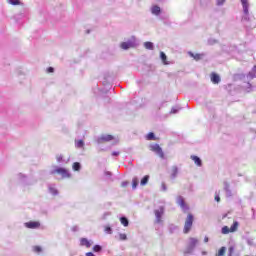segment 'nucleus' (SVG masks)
Returning <instances> with one entry per match:
<instances>
[{"label":"nucleus","mask_w":256,"mask_h":256,"mask_svg":"<svg viewBox=\"0 0 256 256\" xmlns=\"http://www.w3.org/2000/svg\"><path fill=\"white\" fill-rule=\"evenodd\" d=\"M204 243H209V237L206 236V237L204 238Z\"/></svg>","instance_id":"79ce46f5"},{"label":"nucleus","mask_w":256,"mask_h":256,"mask_svg":"<svg viewBox=\"0 0 256 256\" xmlns=\"http://www.w3.org/2000/svg\"><path fill=\"white\" fill-rule=\"evenodd\" d=\"M223 255H225V246L221 247L218 253L216 254V256H223Z\"/></svg>","instance_id":"a878e982"},{"label":"nucleus","mask_w":256,"mask_h":256,"mask_svg":"<svg viewBox=\"0 0 256 256\" xmlns=\"http://www.w3.org/2000/svg\"><path fill=\"white\" fill-rule=\"evenodd\" d=\"M239 228V222L234 221L232 226L229 228L228 226H225V233H235L237 229Z\"/></svg>","instance_id":"423d86ee"},{"label":"nucleus","mask_w":256,"mask_h":256,"mask_svg":"<svg viewBox=\"0 0 256 256\" xmlns=\"http://www.w3.org/2000/svg\"><path fill=\"white\" fill-rule=\"evenodd\" d=\"M179 173V168H177V166H173L172 168H171V173H170V175H171V178L172 179H175V177H177V174Z\"/></svg>","instance_id":"f8f14e48"},{"label":"nucleus","mask_w":256,"mask_h":256,"mask_svg":"<svg viewBox=\"0 0 256 256\" xmlns=\"http://www.w3.org/2000/svg\"><path fill=\"white\" fill-rule=\"evenodd\" d=\"M210 77H211L212 83L214 84H217L221 81V77H219V75L215 72H213Z\"/></svg>","instance_id":"9d476101"},{"label":"nucleus","mask_w":256,"mask_h":256,"mask_svg":"<svg viewBox=\"0 0 256 256\" xmlns=\"http://www.w3.org/2000/svg\"><path fill=\"white\" fill-rule=\"evenodd\" d=\"M161 188L162 190L167 191V185L165 183L161 184Z\"/></svg>","instance_id":"e433bc0d"},{"label":"nucleus","mask_w":256,"mask_h":256,"mask_svg":"<svg viewBox=\"0 0 256 256\" xmlns=\"http://www.w3.org/2000/svg\"><path fill=\"white\" fill-rule=\"evenodd\" d=\"M190 158L192 159V161H194V163H195V165H197V167H201V165H203L201 158H199L198 156L192 155Z\"/></svg>","instance_id":"9b49d317"},{"label":"nucleus","mask_w":256,"mask_h":256,"mask_svg":"<svg viewBox=\"0 0 256 256\" xmlns=\"http://www.w3.org/2000/svg\"><path fill=\"white\" fill-rule=\"evenodd\" d=\"M149 149L153 153H156V155H158L160 159H165V153H163V149L161 148V146H159V144H150Z\"/></svg>","instance_id":"f03ea898"},{"label":"nucleus","mask_w":256,"mask_h":256,"mask_svg":"<svg viewBox=\"0 0 256 256\" xmlns=\"http://www.w3.org/2000/svg\"><path fill=\"white\" fill-rule=\"evenodd\" d=\"M80 245H82V247H87V248H89V247H91V242H89V241L87 240V238H82V239L80 240Z\"/></svg>","instance_id":"ddd939ff"},{"label":"nucleus","mask_w":256,"mask_h":256,"mask_svg":"<svg viewBox=\"0 0 256 256\" xmlns=\"http://www.w3.org/2000/svg\"><path fill=\"white\" fill-rule=\"evenodd\" d=\"M147 183H149V175H146L142 178L140 185L145 186Z\"/></svg>","instance_id":"412c9836"},{"label":"nucleus","mask_w":256,"mask_h":256,"mask_svg":"<svg viewBox=\"0 0 256 256\" xmlns=\"http://www.w3.org/2000/svg\"><path fill=\"white\" fill-rule=\"evenodd\" d=\"M146 139L147 141H157V138L155 137V134L153 132L148 133Z\"/></svg>","instance_id":"f3484780"},{"label":"nucleus","mask_w":256,"mask_h":256,"mask_svg":"<svg viewBox=\"0 0 256 256\" xmlns=\"http://www.w3.org/2000/svg\"><path fill=\"white\" fill-rule=\"evenodd\" d=\"M120 223L121 225H123L124 227H129V220L126 217H121L120 218Z\"/></svg>","instance_id":"a211bd4d"},{"label":"nucleus","mask_w":256,"mask_h":256,"mask_svg":"<svg viewBox=\"0 0 256 256\" xmlns=\"http://www.w3.org/2000/svg\"><path fill=\"white\" fill-rule=\"evenodd\" d=\"M47 71H48V73H53V71H55V69H54L53 67H49V68L47 69Z\"/></svg>","instance_id":"ea45409f"},{"label":"nucleus","mask_w":256,"mask_h":256,"mask_svg":"<svg viewBox=\"0 0 256 256\" xmlns=\"http://www.w3.org/2000/svg\"><path fill=\"white\" fill-rule=\"evenodd\" d=\"M24 225L27 229H39V227H41V222L40 221H29V222H26Z\"/></svg>","instance_id":"20e7f679"},{"label":"nucleus","mask_w":256,"mask_h":256,"mask_svg":"<svg viewBox=\"0 0 256 256\" xmlns=\"http://www.w3.org/2000/svg\"><path fill=\"white\" fill-rule=\"evenodd\" d=\"M101 246L100 245H95L94 247H93V251L95 252V253H99V251H101Z\"/></svg>","instance_id":"2f4dec72"},{"label":"nucleus","mask_w":256,"mask_h":256,"mask_svg":"<svg viewBox=\"0 0 256 256\" xmlns=\"http://www.w3.org/2000/svg\"><path fill=\"white\" fill-rule=\"evenodd\" d=\"M104 231L105 233H108V235H111V233H113V230H111V226H105Z\"/></svg>","instance_id":"cd10ccee"},{"label":"nucleus","mask_w":256,"mask_h":256,"mask_svg":"<svg viewBox=\"0 0 256 256\" xmlns=\"http://www.w3.org/2000/svg\"><path fill=\"white\" fill-rule=\"evenodd\" d=\"M86 256H95V254H93V252H87Z\"/></svg>","instance_id":"a19ab883"},{"label":"nucleus","mask_w":256,"mask_h":256,"mask_svg":"<svg viewBox=\"0 0 256 256\" xmlns=\"http://www.w3.org/2000/svg\"><path fill=\"white\" fill-rule=\"evenodd\" d=\"M215 201H217V203H219V201H221V197H219V195H215Z\"/></svg>","instance_id":"58836bf2"},{"label":"nucleus","mask_w":256,"mask_h":256,"mask_svg":"<svg viewBox=\"0 0 256 256\" xmlns=\"http://www.w3.org/2000/svg\"><path fill=\"white\" fill-rule=\"evenodd\" d=\"M113 135H104L100 138V141H103V142H109V141H113Z\"/></svg>","instance_id":"4468645a"},{"label":"nucleus","mask_w":256,"mask_h":256,"mask_svg":"<svg viewBox=\"0 0 256 256\" xmlns=\"http://www.w3.org/2000/svg\"><path fill=\"white\" fill-rule=\"evenodd\" d=\"M73 171H81V164L79 162H74L72 165Z\"/></svg>","instance_id":"aec40b11"},{"label":"nucleus","mask_w":256,"mask_h":256,"mask_svg":"<svg viewBox=\"0 0 256 256\" xmlns=\"http://www.w3.org/2000/svg\"><path fill=\"white\" fill-rule=\"evenodd\" d=\"M56 161L57 163H61L63 161V155L62 154L56 155Z\"/></svg>","instance_id":"c85d7f7f"},{"label":"nucleus","mask_w":256,"mask_h":256,"mask_svg":"<svg viewBox=\"0 0 256 256\" xmlns=\"http://www.w3.org/2000/svg\"><path fill=\"white\" fill-rule=\"evenodd\" d=\"M33 251L35 253H41V251H43V248H41V246H34Z\"/></svg>","instance_id":"bb28decb"},{"label":"nucleus","mask_w":256,"mask_h":256,"mask_svg":"<svg viewBox=\"0 0 256 256\" xmlns=\"http://www.w3.org/2000/svg\"><path fill=\"white\" fill-rule=\"evenodd\" d=\"M160 58L164 65H169V62L167 61V55L165 54V52H160Z\"/></svg>","instance_id":"dca6fc26"},{"label":"nucleus","mask_w":256,"mask_h":256,"mask_svg":"<svg viewBox=\"0 0 256 256\" xmlns=\"http://www.w3.org/2000/svg\"><path fill=\"white\" fill-rule=\"evenodd\" d=\"M178 112H179V110L177 108H172L170 111V113H173V114L178 113Z\"/></svg>","instance_id":"c9c22d12"},{"label":"nucleus","mask_w":256,"mask_h":256,"mask_svg":"<svg viewBox=\"0 0 256 256\" xmlns=\"http://www.w3.org/2000/svg\"><path fill=\"white\" fill-rule=\"evenodd\" d=\"M225 3V0H217V5H223Z\"/></svg>","instance_id":"4c0bfd02"},{"label":"nucleus","mask_w":256,"mask_h":256,"mask_svg":"<svg viewBox=\"0 0 256 256\" xmlns=\"http://www.w3.org/2000/svg\"><path fill=\"white\" fill-rule=\"evenodd\" d=\"M228 251V256H233L235 254V246H230Z\"/></svg>","instance_id":"393cba45"},{"label":"nucleus","mask_w":256,"mask_h":256,"mask_svg":"<svg viewBox=\"0 0 256 256\" xmlns=\"http://www.w3.org/2000/svg\"><path fill=\"white\" fill-rule=\"evenodd\" d=\"M76 145H77V147H83V145H84L83 140H78Z\"/></svg>","instance_id":"72a5a7b5"},{"label":"nucleus","mask_w":256,"mask_h":256,"mask_svg":"<svg viewBox=\"0 0 256 256\" xmlns=\"http://www.w3.org/2000/svg\"><path fill=\"white\" fill-rule=\"evenodd\" d=\"M222 233L225 235V227H222Z\"/></svg>","instance_id":"c03bdc74"},{"label":"nucleus","mask_w":256,"mask_h":256,"mask_svg":"<svg viewBox=\"0 0 256 256\" xmlns=\"http://www.w3.org/2000/svg\"><path fill=\"white\" fill-rule=\"evenodd\" d=\"M120 241H127V234H119Z\"/></svg>","instance_id":"7c9ffc66"},{"label":"nucleus","mask_w":256,"mask_h":256,"mask_svg":"<svg viewBox=\"0 0 256 256\" xmlns=\"http://www.w3.org/2000/svg\"><path fill=\"white\" fill-rule=\"evenodd\" d=\"M252 71H253V73L255 74V77H256V65L253 67Z\"/></svg>","instance_id":"37998d69"},{"label":"nucleus","mask_w":256,"mask_h":256,"mask_svg":"<svg viewBox=\"0 0 256 256\" xmlns=\"http://www.w3.org/2000/svg\"><path fill=\"white\" fill-rule=\"evenodd\" d=\"M49 192L52 194V195H57L59 192L55 189V188H53V187H50L49 188Z\"/></svg>","instance_id":"c756f323"},{"label":"nucleus","mask_w":256,"mask_h":256,"mask_svg":"<svg viewBox=\"0 0 256 256\" xmlns=\"http://www.w3.org/2000/svg\"><path fill=\"white\" fill-rule=\"evenodd\" d=\"M131 47H133V43L131 42H123L121 44V49L127 50V49H131Z\"/></svg>","instance_id":"2eb2a0df"},{"label":"nucleus","mask_w":256,"mask_h":256,"mask_svg":"<svg viewBox=\"0 0 256 256\" xmlns=\"http://www.w3.org/2000/svg\"><path fill=\"white\" fill-rule=\"evenodd\" d=\"M190 55L193 57V59H195V61H199L203 57V54H193V53H190Z\"/></svg>","instance_id":"b1692460"},{"label":"nucleus","mask_w":256,"mask_h":256,"mask_svg":"<svg viewBox=\"0 0 256 256\" xmlns=\"http://www.w3.org/2000/svg\"><path fill=\"white\" fill-rule=\"evenodd\" d=\"M193 214H188L185 224H184V233L187 234L191 231V227H193Z\"/></svg>","instance_id":"7ed1b4c3"},{"label":"nucleus","mask_w":256,"mask_h":256,"mask_svg":"<svg viewBox=\"0 0 256 256\" xmlns=\"http://www.w3.org/2000/svg\"><path fill=\"white\" fill-rule=\"evenodd\" d=\"M177 204L183 209L184 213H187L189 211V206L186 205L185 199L182 196H179L177 198Z\"/></svg>","instance_id":"39448f33"},{"label":"nucleus","mask_w":256,"mask_h":256,"mask_svg":"<svg viewBox=\"0 0 256 256\" xmlns=\"http://www.w3.org/2000/svg\"><path fill=\"white\" fill-rule=\"evenodd\" d=\"M50 175H61L62 179L71 178V173H69V170L61 167L52 170L50 172Z\"/></svg>","instance_id":"f257e3e1"},{"label":"nucleus","mask_w":256,"mask_h":256,"mask_svg":"<svg viewBox=\"0 0 256 256\" xmlns=\"http://www.w3.org/2000/svg\"><path fill=\"white\" fill-rule=\"evenodd\" d=\"M163 213H165V209L163 207H160L158 210H155L157 223H161V217H163Z\"/></svg>","instance_id":"0eeeda50"},{"label":"nucleus","mask_w":256,"mask_h":256,"mask_svg":"<svg viewBox=\"0 0 256 256\" xmlns=\"http://www.w3.org/2000/svg\"><path fill=\"white\" fill-rule=\"evenodd\" d=\"M113 157H119L121 155V152H112Z\"/></svg>","instance_id":"f704fd0d"},{"label":"nucleus","mask_w":256,"mask_h":256,"mask_svg":"<svg viewBox=\"0 0 256 256\" xmlns=\"http://www.w3.org/2000/svg\"><path fill=\"white\" fill-rule=\"evenodd\" d=\"M10 5H19V0H9Z\"/></svg>","instance_id":"473e14b6"},{"label":"nucleus","mask_w":256,"mask_h":256,"mask_svg":"<svg viewBox=\"0 0 256 256\" xmlns=\"http://www.w3.org/2000/svg\"><path fill=\"white\" fill-rule=\"evenodd\" d=\"M242 6H243V11L245 15H249V2L248 0H241Z\"/></svg>","instance_id":"1a4fd4ad"},{"label":"nucleus","mask_w":256,"mask_h":256,"mask_svg":"<svg viewBox=\"0 0 256 256\" xmlns=\"http://www.w3.org/2000/svg\"><path fill=\"white\" fill-rule=\"evenodd\" d=\"M138 185H139V179L133 178L132 179V189H137Z\"/></svg>","instance_id":"5701e85b"},{"label":"nucleus","mask_w":256,"mask_h":256,"mask_svg":"<svg viewBox=\"0 0 256 256\" xmlns=\"http://www.w3.org/2000/svg\"><path fill=\"white\" fill-rule=\"evenodd\" d=\"M151 11L153 15H159V13H161V8L159 6H153Z\"/></svg>","instance_id":"6ab92c4d"},{"label":"nucleus","mask_w":256,"mask_h":256,"mask_svg":"<svg viewBox=\"0 0 256 256\" xmlns=\"http://www.w3.org/2000/svg\"><path fill=\"white\" fill-rule=\"evenodd\" d=\"M144 47L145 49H149L150 51H153V42H145Z\"/></svg>","instance_id":"4be33fe9"},{"label":"nucleus","mask_w":256,"mask_h":256,"mask_svg":"<svg viewBox=\"0 0 256 256\" xmlns=\"http://www.w3.org/2000/svg\"><path fill=\"white\" fill-rule=\"evenodd\" d=\"M197 243H199V240H197V238H189L188 248L195 249V247H197Z\"/></svg>","instance_id":"6e6552de"}]
</instances>
